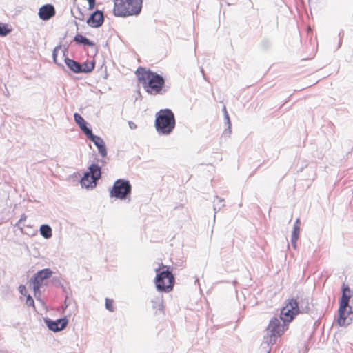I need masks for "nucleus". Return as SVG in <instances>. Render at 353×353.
I'll return each instance as SVG.
<instances>
[{
	"instance_id": "19",
	"label": "nucleus",
	"mask_w": 353,
	"mask_h": 353,
	"mask_svg": "<svg viewBox=\"0 0 353 353\" xmlns=\"http://www.w3.org/2000/svg\"><path fill=\"white\" fill-rule=\"evenodd\" d=\"M224 205V199L216 196L213 201V208L214 211V221H215L216 214L217 212H219Z\"/></svg>"
},
{
	"instance_id": "2",
	"label": "nucleus",
	"mask_w": 353,
	"mask_h": 353,
	"mask_svg": "<svg viewBox=\"0 0 353 353\" xmlns=\"http://www.w3.org/2000/svg\"><path fill=\"white\" fill-rule=\"evenodd\" d=\"M139 83L144 90L150 94H162L167 92L164 78L150 70L139 67L136 71Z\"/></svg>"
},
{
	"instance_id": "16",
	"label": "nucleus",
	"mask_w": 353,
	"mask_h": 353,
	"mask_svg": "<svg viewBox=\"0 0 353 353\" xmlns=\"http://www.w3.org/2000/svg\"><path fill=\"white\" fill-rule=\"evenodd\" d=\"M65 63L67 65V67L73 72L74 73H81V66L80 63L71 59L70 58L65 57Z\"/></svg>"
},
{
	"instance_id": "34",
	"label": "nucleus",
	"mask_w": 353,
	"mask_h": 353,
	"mask_svg": "<svg viewBox=\"0 0 353 353\" xmlns=\"http://www.w3.org/2000/svg\"><path fill=\"white\" fill-rule=\"evenodd\" d=\"M97 162L98 163H100L102 165H103L104 164L106 163V161L104 160V159H98L97 160Z\"/></svg>"
},
{
	"instance_id": "3",
	"label": "nucleus",
	"mask_w": 353,
	"mask_h": 353,
	"mask_svg": "<svg viewBox=\"0 0 353 353\" xmlns=\"http://www.w3.org/2000/svg\"><path fill=\"white\" fill-rule=\"evenodd\" d=\"M353 321V292L350 288H342L337 323L347 326Z\"/></svg>"
},
{
	"instance_id": "37",
	"label": "nucleus",
	"mask_w": 353,
	"mask_h": 353,
	"mask_svg": "<svg viewBox=\"0 0 353 353\" xmlns=\"http://www.w3.org/2000/svg\"><path fill=\"white\" fill-rule=\"evenodd\" d=\"M32 290H34V294H36V293H37V290H39V288H32Z\"/></svg>"
},
{
	"instance_id": "31",
	"label": "nucleus",
	"mask_w": 353,
	"mask_h": 353,
	"mask_svg": "<svg viewBox=\"0 0 353 353\" xmlns=\"http://www.w3.org/2000/svg\"><path fill=\"white\" fill-rule=\"evenodd\" d=\"M128 125L131 130H134L137 128V125L133 121H128Z\"/></svg>"
},
{
	"instance_id": "6",
	"label": "nucleus",
	"mask_w": 353,
	"mask_h": 353,
	"mask_svg": "<svg viewBox=\"0 0 353 353\" xmlns=\"http://www.w3.org/2000/svg\"><path fill=\"white\" fill-rule=\"evenodd\" d=\"M154 270L157 273L155 287H174L175 279L167 266L161 263Z\"/></svg>"
},
{
	"instance_id": "33",
	"label": "nucleus",
	"mask_w": 353,
	"mask_h": 353,
	"mask_svg": "<svg viewBox=\"0 0 353 353\" xmlns=\"http://www.w3.org/2000/svg\"><path fill=\"white\" fill-rule=\"evenodd\" d=\"M70 301L69 300V298L68 295H66L65 300V306L67 307L70 304Z\"/></svg>"
},
{
	"instance_id": "20",
	"label": "nucleus",
	"mask_w": 353,
	"mask_h": 353,
	"mask_svg": "<svg viewBox=\"0 0 353 353\" xmlns=\"http://www.w3.org/2000/svg\"><path fill=\"white\" fill-rule=\"evenodd\" d=\"M300 226L294 225L291 235V244L294 249H296V241L299 237Z\"/></svg>"
},
{
	"instance_id": "4",
	"label": "nucleus",
	"mask_w": 353,
	"mask_h": 353,
	"mask_svg": "<svg viewBox=\"0 0 353 353\" xmlns=\"http://www.w3.org/2000/svg\"><path fill=\"white\" fill-rule=\"evenodd\" d=\"M143 0H114V14L117 17L137 16L142 9Z\"/></svg>"
},
{
	"instance_id": "11",
	"label": "nucleus",
	"mask_w": 353,
	"mask_h": 353,
	"mask_svg": "<svg viewBox=\"0 0 353 353\" xmlns=\"http://www.w3.org/2000/svg\"><path fill=\"white\" fill-rule=\"evenodd\" d=\"M56 14L55 8L52 4H46L41 6L38 12V15L43 21H48L54 17Z\"/></svg>"
},
{
	"instance_id": "42",
	"label": "nucleus",
	"mask_w": 353,
	"mask_h": 353,
	"mask_svg": "<svg viewBox=\"0 0 353 353\" xmlns=\"http://www.w3.org/2000/svg\"><path fill=\"white\" fill-rule=\"evenodd\" d=\"M236 296H238V291H236Z\"/></svg>"
},
{
	"instance_id": "25",
	"label": "nucleus",
	"mask_w": 353,
	"mask_h": 353,
	"mask_svg": "<svg viewBox=\"0 0 353 353\" xmlns=\"http://www.w3.org/2000/svg\"><path fill=\"white\" fill-rule=\"evenodd\" d=\"M52 283L54 287H64V283L62 279L59 276H53Z\"/></svg>"
},
{
	"instance_id": "18",
	"label": "nucleus",
	"mask_w": 353,
	"mask_h": 353,
	"mask_svg": "<svg viewBox=\"0 0 353 353\" xmlns=\"http://www.w3.org/2000/svg\"><path fill=\"white\" fill-rule=\"evenodd\" d=\"M91 181H92L91 176L88 173L85 172L80 182L81 185L85 188H93L97 184H94Z\"/></svg>"
},
{
	"instance_id": "22",
	"label": "nucleus",
	"mask_w": 353,
	"mask_h": 353,
	"mask_svg": "<svg viewBox=\"0 0 353 353\" xmlns=\"http://www.w3.org/2000/svg\"><path fill=\"white\" fill-rule=\"evenodd\" d=\"M41 235L48 239L52 236V229L46 224L41 225L39 229Z\"/></svg>"
},
{
	"instance_id": "8",
	"label": "nucleus",
	"mask_w": 353,
	"mask_h": 353,
	"mask_svg": "<svg viewBox=\"0 0 353 353\" xmlns=\"http://www.w3.org/2000/svg\"><path fill=\"white\" fill-rule=\"evenodd\" d=\"M52 271L49 268H45L35 273L30 279V283L33 287H41L43 282L50 278L52 275Z\"/></svg>"
},
{
	"instance_id": "39",
	"label": "nucleus",
	"mask_w": 353,
	"mask_h": 353,
	"mask_svg": "<svg viewBox=\"0 0 353 353\" xmlns=\"http://www.w3.org/2000/svg\"><path fill=\"white\" fill-rule=\"evenodd\" d=\"M21 232H22L23 233H25V234H29V233H28V232L23 231L22 228H21Z\"/></svg>"
},
{
	"instance_id": "1",
	"label": "nucleus",
	"mask_w": 353,
	"mask_h": 353,
	"mask_svg": "<svg viewBox=\"0 0 353 353\" xmlns=\"http://www.w3.org/2000/svg\"><path fill=\"white\" fill-rule=\"evenodd\" d=\"M302 303L303 299L299 295L287 299L285 306L281 310L280 319L274 317L270 320L261 345L266 353H270V345L274 344L277 338L284 332L285 325H281V320L283 323L291 322L296 315L301 312L299 305Z\"/></svg>"
},
{
	"instance_id": "41",
	"label": "nucleus",
	"mask_w": 353,
	"mask_h": 353,
	"mask_svg": "<svg viewBox=\"0 0 353 353\" xmlns=\"http://www.w3.org/2000/svg\"><path fill=\"white\" fill-rule=\"evenodd\" d=\"M19 287L22 288V287H25V286L23 285H20Z\"/></svg>"
},
{
	"instance_id": "38",
	"label": "nucleus",
	"mask_w": 353,
	"mask_h": 353,
	"mask_svg": "<svg viewBox=\"0 0 353 353\" xmlns=\"http://www.w3.org/2000/svg\"><path fill=\"white\" fill-rule=\"evenodd\" d=\"M201 72H202V74H203V77L205 78V74H204L203 69V68H201Z\"/></svg>"
},
{
	"instance_id": "14",
	"label": "nucleus",
	"mask_w": 353,
	"mask_h": 353,
	"mask_svg": "<svg viewBox=\"0 0 353 353\" xmlns=\"http://www.w3.org/2000/svg\"><path fill=\"white\" fill-rule=\"evenodd\" d=\"M89 171L86 172L91 178L92 181H91L94 184H97V181L101 178V166L99 164L92 163L89 168Z\"/></svg>"
},
{
	"instance_id": "12",
	"label": "nucleus",
	"mask_w": 353,
	"mask_h": 353,
	"mask_svg": "<svg viewBox=\"0 0 353 353\" xmlns=\"http://www.w3.org/2000/svg\"><path fill=\"white\" fill-rule=\"evenodd\" d=\"M97 148L99 154L105 158L107 156V148L105 143L102 138L99 136L91 134L88 137Z\"/></svg>"
},
{
	"instance_id": "21",
	"label": "nucleus",
	"mask_w": 353,
	"mask_h": 353,
	"mask_svg": "<svg viewBox=\"0 0 353 353\" xmlns=\"http://www.w3.org/2000/svg\"><path fill=\"white\" fill-rule=\"evenodd\" d=\"M80 66L81 73H89L94 69L95 62L94 61L84 62L83 64L80 63Z\"/></svg>"
},
{
	"instance_id": "24",
	"label": "nucleus",
	"mask_w": 353,
	"mask_h": 353,
	"mask_svg": "<svg viewBox=\"0 0 353 353\" xmlns=\"http://www.w3.org/2000/svg\"><path fill=\"white\" fill-rule=\"evenodd\" d=\"M11 30L6 24L0 23V37H5L10 32Z\"/></svg>"
},
{
	"instance_id": "27",
	"label": "nucleus",
	"mask_w": 353,
	"mask_h": 353,
	"mask_svg": "<svg viewBox=\"0 0 353 353\" xmlns=\"http://www.w3.org/2000/svg\"><path fill=\"white\" fill-rule=\"evenodd\" d=\"M105 307L107 310H108L110 312L114 311V307H113V300L106 298L105 299Z\"/></svg>"
},
{
	"instance_id": "13",
	"label": "nucleus",
	"mask_w": 353,
	"mask_h": 353,
	"mask_svg": "<svg viewBox=\"0 0 353 353\" xmlns=\"http://www.w3.org/2000/svg\"><path fill=\"white\" fill-rule=\"evenodd\" d=\"M74 119L75 122L78 124L81 130L87 136V137L93 134L92 130L87 126L86 121L79 114L74 113Z\"/></svg>"
},
{
	"instance_id": "5",
	"label": "nucleus",
	"mask_w": 353,
	"mask_h": 353,
	"mask_svg": "<svg viewBox=\"0 0 353 353\" xmlns=\"http://www.w3.org/2000/svg\"><path fill=\"white\" fill-rule=\"evenodd\" d=\"M155 127L161 134H170L175 127L174 113L170 109L161 110L156 114Z\"/></svg>"
},
{
	"instance_id": "17",
	"label": "nucleus",
	"mask_w": 353,
	"mask_h": 353,
	"mask_svg": "<svg viewBox=\"0 0 353 353\" xmlns=\"http://www.w3.org/2000/svg\"><path fill=\"white\" fill-rule=\"evenodd\" d=\"M74 41L77 44H79V45L88 46H90V47H94L95 46L94 43L92 41L89 40L85 36H83V35L79 34H77L74 37Z\"/></svg>"
},
{
	"instance_id": "28",
	"label": "nucleus",
	"mask_w": 353,
	"mask_h": 353,
	"mask_svg": "<svg viewBox=\"0 0 353 353\" xmlns=\"http://www.w3.org/2000/svg\"><path fill=\"white\" fill-rule=\"evenodd\" d=\"M26 304L28 307H31V306H34V300H33L32 297L30 294H28L27 296V298H26Z\"/></svg>"
},
{
	"instance_id": "35",
	"label": "nucleus",
	"mask_w": 353,
	"mask_h": 353,
	"mask_svg": "<svg viewBox=\"0 0 353 353\" xmlns=\"http://www.w3.org/2000/svg\"><path fill=\"white\" fill-rule=\"evenodd\" d=\"M294 225L300 226V219L299 218L296 219Z\"/></svg>"
},
{
	"instance_id": "32",
	"label": "nucleus",
	"mask_w": 353,
	"mask_h": 353,
	"mask_svg": "<svg viewBox=\"0 0 353 353\" xmlns=\"http://www.w3.org/2000/svg\"><path fill=\"white\" fill-rule=\"evenodd\" d=\"M19 292L22 295L26 296L27 288H19Z\"/></svg>"
},
{
	"instance_id": "29",
	"label": "nucleus",
	"mask_w": 353,
	"mask_h": 353,
	"mask_svg": "<svg viewBox=\"0 0 353 353\" xmlns=\"http://www.w3.org/2000/svg\"><path fill=\"white\" fill-rule=\"evenodd\" d=\"M88 4H89V10H93L95 5H96V0H90L88 1Z\"/></svg>"
},
{
	"instance_id": "40",
	"label": "nucleus",
	"mask_w": 353,
	"mask_h": 353,
	"mask_svg": "<svg viewBox=\"0 0 353 353\" xmlns=\"http://www.w3.org/2000/svg\"><path fill=\"white\" fill-rule=\"evenodd\" d=\"M343 288L347 287L344 283L342 285Z\"/></svg>"
},
{
	"instance_id": "26",
	"label": "nucleus",
	"mask_w": 353,
	"mask_h": 353,
	"mask_svg": "<svg viewBox=\"0 0 353 353\" xmlns=\"http://www.w3.org/2000/svg\"><path fill=\"white\" fill-rule=\"evenodd\" d=\"M61 46H56L52 52V58H53V61L54 62L57 64L58 65H61V63H58L57 61V52L59 50H61Z\"/></svg>"
},
{
	"instance_id": "15",
	"label": "nucleus",
	"mask_w": 353,
	"mask_h": 353,
	"mask_svg": "<svg viewBox=\"0 0 353 353\" xmlns=\"http://www.w3.org/2000/svg\"><path fill=\"white\" fill-rule=\"evenodd\" d=\"M173 288H157V297L152 301L154 303V307H159V310H163V292L169 293L172 290Z\"/></svg>"
},
{
	"instance_id": "10",
	"label": "nucleus",
	"mask_w": 353,
	"mask_h": 353,
	"mask_svg": "<svg viewBox=\"0 0 353 353\" xmlns=\"http://www.w3.org/2000/svg\"><path fill=\"white\" fill-rule=\"evenodd\" d=\"M104 21V16L102 11L96 10L88 19L87 23L92 28H99Z\"/></svg>"
},
{
	"instance_id": "23",
	"label": "nucleus",
	"mask_w": 353,
	"mask_h": 353,
	"mask_svg": "<svg viewBox=\"0 0 353 353\" xmlns=\"http://www.w3.org/2000/svg\"><path fill=\"white\" fill-rule=\"evenodd\" d=\"M223 114H224L225 123L227 125V128L225 130V132H228V134L230 135L231 134V125H231V121L230 119L229 114L226 110L225 107H223Z\"/></svg>"
},
{
	"instance_id": "36",
	"label": "nucleus",
	"mask_w": 353,
	"mask_h": 353,
	"mask_svg": "<svg viewBox=\"0 0 353 353\" xmlns=\"http://www.w3.org/2000/svg\"><path fill=\"white\" fill-rule=\"evenodd\" d=\"M194 285H198L199 286H200V283H199V280L198 279H196L195 281H194Z\"/></svg>"
},
{
	"instance_id": "7",
	"label": "nucleus",
	"mask_w": 353,
	"mask_h": 353,
	"mask_svg": "<svg viewBox=\"0 0 353 353\" xmlns=\"http://www.w3.org/2000/svg\"><path fill=\"white\" fill-rule=\"evenodd\" d=\"M132 191V186L129 181L119 179L115 181L110 191V196L115 197L121 200L128 198Z\"/></svg>"
},
{
	"instance_id": "9",
	"label": "nucleus",
	"mask_w": 353,
	"mask_h": 353,
	"mask_svg": "<svg viewBox=\"0 0 353 353\" xmlns=\"http://www.w3.org/2000/svg\"><path fill=\"white\" fill-rule=\"evenodd\" d=\"M44 322L49 330L53 332H59L63 330L67 326L68 320L65 317L56 321L47 318L44 319Z\"/></svg>"
},
{
	"instance_id": "30",
	"label": "nucleus",
	"mask_w": 353,
	"mask_h": 353,
	"mask_svg": "<svg viewBox=\"0 0 353 353\" xmlns=\"http://www.w3.org/2000/svg\"><path fill=\"white\" fill-rule=\"evenodd\" d=\"M26 218H27V216H26V214H22V215L21 216V218H20V219L19 220L18 223H16V226H18V225H19L21 222H23V221H26Z\"/></svg>"
}]
</instances>
